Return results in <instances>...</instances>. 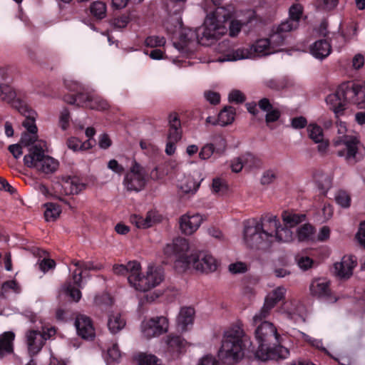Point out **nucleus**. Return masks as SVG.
Masks as SVG:
<instances>
[{
    "mask_svg": "<svg viewBox=\"0 0 365 365\" xmlns=\"http://www.w3.org/2000/svg\"><path fill=\"white\" fill-rule=\"evenodd\" d=\"M285 292L286 289L283 287L273 290L266 297L260 311L253 317V323L257 326L255 336L258 343L255 356L261 361L286 359L289 355V349L279 344L281 336L275 326L269 322H261L269 314L276 304L284 297Z\"/></svg>",
    "mask_w": 365,
    "mask_h": 365,
    "instance_id": "1",
    "label": "nucleus"
},
{
    "mask_svg": "<svg viewBox=\"0 0 365 365\" xmlns=\"http://www.w3.org/2000/svg\"><path fill=\"white\" fill-rule=\"evenodd\" d=\"M207 5L203 6L207 16L202 27L198 29L200 43L207 45V41L217 40L227 33L225 23L233 14L234 8L231 4L221 6L216 1H206Z\"/></svg>",
    "mask_w": 365,
    "mask_h": 365,
    "instance_id": "2",
    "label": "nucleus"
},
{
    "mask_svg": "<svg viewBox=\"0 0 365 365\" xmlns=\"http://www.w3.org/2000/svg\"><path fill=\"white\" fill-rule=\"evenodd\" d=\"M244 331L239 325L230 327L224 334L222 346L218 351L220 359L225 364L233 365L242 359Z\"/></svg>",
    "mask_w": 365,
    "mask_h": 365,
    "instance_id": "3",
    "label": "nucleus"
},
{
    "mask_svg": "<svg viewBox=\"0 0 365 365\" xmlns=\"http://www.w3.org/2000/svg\"><path fill=\"white\" fill-rule=\"evenodd\" d=\"M269 221L267 216L262 217L259 222L248 225L244 230V240L246 244L257 249L267 248L272 244V234L269 232ZM270 222H272L270 221Z\"/></svg>",
    "mask_w": 365,
    "mask_h": 365,
    "instance_id": "4",
    "label": "nucleus"
},
{
    "mask_svg": "<svg viewBox=\"0 0 365 365\" xmlns=\"http://www.w3.org/2000/svg\"><path fill=\"white\" fill-rule=\"evenodd\" d=\"M134 280L133 287L140 292H147L159 285L164 279L163 269L158 266L150 264L145 275H140V270L135 277L130 278Z\"/></svg>",
    "mask_w": 365,
    "mask_h": 365,
    "instance_id": "5",
    "label": "nucleus"
},
{
    "mask_svg": "<svg viewBox=\"0 0 365 365\" xmlns=\"http://www.w3.org/2000/svg\"><path fill=\"white\" fill-rule=\"evenodd\" d=\"M302 11V6L299 4H294L290 7L289 17L280 24L275 26L277 31L272 35V38L274 42H282L283 38H287L289 32L298 28Z\"/></svg>",
    "mask_w": 365,
    "mask_h": 365,
    "instance_id": "6",
    "label": "nucleus"
},
{
    "mask_svg": "<svg viewBox=\"0 0 365 365\" xmlns=\"http://www.w3.org/2000/svg\"><path fill=\"white\" fill-rule=\"evenodd\" d=\"M359 140L353 135H342L334 142L336 146H344L337 151V155L344 158L349 164L352 165L362 158V155L359 152Z\"/></svg>",
    "mask_w": 365,
    "mask_h": 365,
    "instance_id": "7",
    "label": "nucleus"
},
{
    "mask_svg": "<svg viewBox=\"0 0 365 365\" xmlns=\"http://www.w3.org/2000/svg\"><path fill=\"white\" fill-rule=\"evenodd\" d=\"M147 182V174L145 169L136 161H133L130 170L125 174L123 184L129 192L142 190Z\"/></svg>",
    "mask_w": 365,
    "mask_h": 365,
    "instance_id": "8",
    "label": "nucleus"
},
{
    "mask_svg": "<svg viewBox=\"0 0 365 365\" xmlns=\"http://www.w3.org/2000/svg\"><path fill=\"white\" fill-rule=\"evenodd\" d=\"M187 266H192L201 272H212L217 269V262L212 255L206 252H199L186 257Z\"/></svg>",
    "mask_w": 365,
    "mask_h": 365,
    "instance_id": "9",
    "label": "nucleus"
},
{
    "mask_svg": "<svg viewBox=\"0 0 365 365\" xmlns=\"http://www.w3.org/2000/svg\"><path fill=\"white\" fill-rule=\"evenodd\" d=\"M277 27L273 26L267 38H261L256 41L251 46L252 56H263L275 52L276 48L284 45L286 38H283L282 42L275 43L273 41L272 35L277 34Z\"/></svg>",
    "mask_w": 365,
    "mask_h": 365,
    "instance_id": "10",
    "label": "nucleus"
},
{
    "mask_svg": "<svg viewBox=\"0 0 365 365\" xmlns=\"http://www.w3.org/2000/svg\"><path fill=\"white\" fill-rule=\"evenodd\" d=\"M345 100L357 106L365 103V82H346L341 84Z\"/></svg>",
    "mask_w": 365,
    "mask_h": 365,
    "instance_id": "11",
    "label": "nucleus"
},
{
    "mask_svg": "<svg viewBox=\"0 0 365 365\" xmlns=\"http://www.w3.org/2000/svg\"><path fill=\"white\" fill-rule=\"evenodd\" d=\"M142 331L148 339L165 333L168 329V320L165 317H157L143 321Z\"/></svg>",
    "mask_w": 365,
    "mask_h": 365,
    "instance_id": "12",
    "label": "nucleus"
},
{
    "mask_svg": "<svg viewBox=\"0 0 365 365\" xmlns=\"http://www.w3.org/2000/svg\"><path fill=\"white\" fill-rule=\"evenodd\" d=\"M267 221L269 223V232L272 234V243L274 241L279 242H290L293 240V232L288 226L282 227L275 215H268Z\"/></svg>",
    "mask_w": 365,
    "mask_h": 365,
    "instance_id": "13",
    "label": "nucleus"
},
{
    "mask_svg": "<svg viewBox=\"0 0 365 365\" xmlns=\"http://www.w3.org/2000/svg\"><path fill=\"white\" fill-rule=\"evenodd\" d=\"M357 265L356 258L352 255L344 256L341 261L334 265V274L341 279H347L353 274V270Z\"/></svg>",
    "mask_w": 365,
    "mask_h": 365,
    "instance_id": "14",
    "label": "nucleus"
},
{
    "mask_svg": "<svg viewBox=\"0 0 365 365\" xmlns=\"http://www.w3.org/2000/svg\"><path fill=\"white\" fill-rule=\"evenodd\" d=\"M45 148L44 142H38L29 147L28 154L24 157V165L28 168L36 169L45 156Z\"/></svg>",
    "mask_w": 365,
    "mask_h": 365,
    "instance_id": "15",
    "label": "nucleus"
},
{
    "mask_svg": "<svg viewBox=\"0 0 365 365\" xmlns=\"http://www.w3.org/2000/svg\"><path fill=\"white\" fill-rule=\"evenodd\" d=\"M8 74L6 70L0 69V100L7 103H13V106L18 108V100H15L16 94L15 91L8 84Z\"/></svg>",
    "mask_w": 365,
    "mask_h": 365,
    "instance_id": "16",
    "label": "nucleus"
},
{
    "mask_svg": "<svg viewBox=\"0 0 365 365\" xmlns=\"http://www.w3.org/2000/svg\"><path fill=\"white\" fill-rule=\"evenodd\" d=\"M202 221V216L199 214H186L180 218V228L182 233L190 235L200 227Z\"/></svg>",
    "mask_w": 365,
    "mask_h": 365,
    "instance_id": "17",
    "label": "nucleus"
},
{
    "mask_svg": "<svg viewBox=\"0 0 365 365\" xmlns=\"http://www.w3.org/2000/svg\"><path fill=\"white\" fill-rule=\"evenodd\" d=\"M78 334L85 339H93L95 336V331L92 322L86 315L77 316L75 322Z\"/></svg>",
    "mask_w": 365,
    "mask_h": 365,
    "instance_id": "18",
    "label": "nucleus"
},
{
    "mask_svg": "<svg viewBox=\"0 0 365 365\" xmlns=\"http://www.w3.org/2000/svg\"><path fill=\"white\" fill-rule=\"evenodd\" d=\"M326 101L327 104L330 105V109L334 111L336 117L343 113L345 109V103L348 101L345 100V94L341 91V84L335 93L329 94L327 97Z\"/></svg>",
    "mask_w": 365,
    "mask_h": 365,
    "instance_id": "19",
    "label": "nucleus"
},
{
    "mask_svg": "<svg viewBox=\"0 0 365 365\" xmlns=\"http://www.w3.org/2000/svg\"><path fill=\"white\" fill-rule=\"evenodd\" d=\"M29 351L31 355H35L42 349L46 337L38 331L31 330L26 333Z\"/></svg>",
    "mask_w": 365,
    "mask_h": 365,
    "instance_id": "20",
    "label": "nucleus"
},
{
    "mask_svg": "<svg viewBox=\"0 0 365 365\" xmlns=\"http://www.w3.org/2000/svg\"><path fill=\"white\" fill-rule=\"evenodd\" d=\"M113 272L118 275H127L128 281L131 287L133 285L134 280L130 278L135 277L136 274L140 270V264L136 261L129 262L126 265L117 264L113 267Z\"/></svg>",
    "mask_w": 365,
    "mask_h": 365,
    "instance_id": "21",
    "label": "nucleus"
},
{
    "mask_svg": "<svg viewBox=\"0 0 365 365\" xmlns=\"http://www.w3.org/2000/svg\"><path fill=\"white\" fill-rule=\"evenodd\" d=\"M226 150V142L225 139L220 138L219 143L215 147L212 143H207L201 148L199 157L202 160L209 159L212 155L221 156Z\"/></svg>",
    "mask_w": 365,
    "mask_h": 365,
    "instance_id": "22",
    "label": "nucleus"
},
{
    "mask_svg": "<svg viewBox=\"0 0 365 365\" xmlns=\"http://www.w3.org/2000/svg\"><path fill=\"white\" fill-rule=\"evenodd\" d=\"M58 186L62 189L61 192L65 195L78 194L85 187V185L81 182L79 178L76 176L66 178Z\"/></svg>",
    "mask_w": 365,
    "mask_h": 365,
    "instance_id": "23",
    "label": "nucleus"
},
{
    "mask_svg": "<svg viewBox=\"0 0 365 365\" xmlns=\"http://www.w3.org/2000/svg\"><path fill=\"white\" fill-rule=\"evenodd\" d=\"M159 221V216L155 211L153 210L148 212L145 217L137 215H134L130 217V222L138 228L141 229H146L152 227Z\"/></svg>",
    "mask_w": 365,
    "mask_h": 365,
    "instance_id": "24",
    "label": "nucleus"
},
{
    "mask_svg": "<svg viewBox=\"0 0 365 365\" xmlns=\"http://www.w3.org/2000/svg\"><path fill=\"white\" fill-rule=\"evenodd\" d=\"M19 106L16 109L26 117V119L22 123L23 126L29 133L36 134L38 129L35 124L36 113L33 110H29L22 102H19Z\"/></svg>",
    "mask_w": 365,
    "mask_h": 365,
    "instance_id": "25",
    "label": "nucleus"
},
{
    "mask_svg": "<svg viewBox=\"0 0 365 365\" xmlns=\"http://www.w3.org/2000/svg\"><path fill=\"white\" fill-rule=\"evenodd\" d=\"M310 292L313 296L329 300L331 293L329 282L325 279H316L310 285Z\"/></svg>",
    "mask_w": 365,
    "mask_h": 365,
    "instance_id": "26",
    "label": "nucleus"
},
{
    "mask_svg": "<svg viewBox=\"0 0 365 365\" xmlns=\"http://www.w3.org/2000/svg\"><path fill=\"white\" fill-rule=\"evenodd\" d=\"M72 264L77 267L78 269H81V272L79 273H76V272L73 274V279L74 284L78 286L81 287V283L82 282V272L86 270H100L102 269L101 264H94L93 262L88 261H78V260H73Z\"/></svg>",
    "mask_w": 365,
    "mask_h": 365,
    "instance_id": "27",
    "label": "nucleus"
},
{
    "mask_svg": "<svg viewBox=\"0 0 365 365\" xmlns=\"http://www.w3.org/2000/svg\"><path fill=\"white\" fill-rule=\"evenodd\" d=\"M169 132L168 140L178 142L182 137L181 123L177 113H170L168 117Z\"/></svg>",
    "mask_w": 365,
    "mask_h": 365,
    "instance_id": "28",
    "label": "nucleus"
},
{
    "mask_svg": "<svg viewBox=\"0 0 365 365\" xmlns=\"http://www.w3.org/2000/svg\"><path fill=\"white\" fill-rule=\"evenodd\" d=\"M259 108L266 112L265 120L267 123L277 121L280 117V112L277 108L273 107L269 100L263 98L258 102Z\"/></svg>",
    "mask_w": 365,
    "mask_h": 365,
    "instance_id": "29",
    "label": "nucleus"
},
{
    "mask_svg": "<svg viewBox=\"0 0 365 365\" xmlns=\"http://www.w3.org/2000/svg\"><path fill=\"white\" fill-rule=\"evenodd\" d=\"M311 53L317 58L323 59L331 52V45L326 40L317 41L311 46Z\"/></svg>",
    "mask_w": 365,
    "mask_h": 365,
    "instance_id": "30",
    "label": "nucleus"
},
{
    "mask_svg": "<svg viewBox=\"0 0 365 365\" xmlns=\"http://www.w3.org/2000/svg\"><path fill=\"white\" fill-rule=\"evenodd\" d=\"M195 315V310L193 308L182 307L177 318L178 325L182 331L187 329V327L192 324Z\"/></svg>",
    "mask_w": 365,
    "mask_h": 365,
    "instance_id": "31",
    "label": "nucleus"
},
{
    "mask_svg": "<svg viewBox=\"0 0 365 365\" xmlns=\"http://www.w3.org/2000/svg\"><path fill=\"white\" fill-rule=\"evenodd\" d=\"M83 105L91 109L99 110H106L108 108V103L106 101L98 96L86 95L84 97Z\"/></svg>",
    "mask_w": 365,
    "mask_h": 365,
    "instance_id": "32",
    "label": "nucleus"
},
{
    "mask_svg": "<svg viewBox=\"0 0 365 365\" xmlns=\"http://www.w3.org/2000/svg\"><path fill=\"white\" fill-rule=\"evenodd\" d=\"M14 336V334L11 331L5 332L0 336V358H2L5 354L13 351Z\"/></svg>",
    "mask_w": 365,
    "mask_h": 365,
    "instance_id": "33",
    "label": "nucleus"
},
{
    "mask_svg": "<svg viewBox=\"0 0 365 365\" xmlns=\"http://www.w3.org/2000/svg\"><path fill=\"white\" fill-rule=\"evenodd\" d=\"M282 217L285 225L289 227H294L306 220L305 214L294 213L287 211L283 212Z\"/></svg>",
    "mask_w": 365,
    "mask_h": 365,
    "instance_id": "34",
    "label": "nucleus"
},
{
    "mask_svg": "<svg viewBox=\"0 0 365 365\" xmlns=\"http://www.w3.org/2000/svg\"><path fill=\"white\" fill-rule=\"evenodd\" d=\"M125 325V321L119 313H113L109 315L108 327L111 333L115 334L121 330Z\"/></svg>",
    "mask_w": 365,
    "mask_h": 365,
    "instance_id": "35",
    "label": "nucleus"
},
{
    "mask_svg": "<svg viewBox=\"0 0 365 365\" xmlns=\"http://www.w3.org/2000/svg\"><path fill=\"white\" fill-rule=\"evenodd\" d=\"M58 166V163L57 160L45 155L36 170L43 173L48 174L55 172L57 170Z\"/></svg>",
    "mask_w": 365,
    "mask_h": 365,
    "instance_id": "36",
    "label": "nucleus"
},
{
    "mask_svg": "<svg viewBox=\"0 0 365 365\" xmlns=\"http://www.w3.org/2000/svg\"><path fill=\"white\" fill-rule=\"evenodd\" d=\"M235 115V109L232 106L225 107L223 110H222L217 118L218 124L221 126H225L229 124H231Z\"/></svg>",
    "mask_w": 365,
    "mask_h": 365,
    "instance_id": "37",
    "label": "nucleus"
},
{
    "mask_svg": "<svg viewBox=\"0 0 365 365\" xmlns=\"http://www.w3.org/2000/svg\"><path fill=\"white\" fill-rule=\"evenodd\" d=\"M175 240L176 255H178L180 261L185 263L187 266L185 259L186 257H190V256L186 255V252L189 250L188 241L185 238H177Z\"/></svg>",
    "mask_w": 365,
    "mask_h": 365,
    "instance_id": "38",
    "label": "nucleus"
},
{
    "mask_svg": "<svg viewBox=\"0 0 365 365\" xmlns=\"http://www.w3.org/2000/svg\"><path fill=\"white\" fill-rule=\"evenodd\" d=\"M46 210L44 212L45 220L47 222H53L60 216L61 209L59 205L49 202L45 204Z\"/></svg>",
    "mask_w": 365,
    "mask_h": 365,
    "instance_id": "39",
    "label": "nucleus"
},
{
    "mask_svg": "<svg viewBox=\"0 0 365 365\" xmlns=\"http://www.w3.org/2000/svg\"><path fill=\"white\" fill-rule=\"evenodd\" d=\"M314 229L310 224H304L297 229V236L300 242L309 241L312 239Z\"/></svg>",
    "mask_w": 365,
    "mask_h": 365,
    "instance_id": "40",
    "label": "nucleus"
},
{
    "mask_svg": "<svg viewBox=\"0 0 365 365\" xmlns=\"http://www.w3.org/2000/svg\"><path fill=\"white\" fill-rule=\"evenodd\" d=\"M200 187V182L196 181L192 176H187L181 182L180 187L185 193H193Z\"/></svg>",
    "mask_w": 365,
    "mask_h": 365,
    "instance_id": "41",
    "label": "nucleus"
},
{
    "mask_svg": "<svg viewBox=\"0 0 365 365\" xmlns=\"http://www.w3.org/2000/svg\"><path fill=\"white\" fill-rule=\"evenodd\" d=\"M314 179L318 187L323 192H327L331 186V179L329 175L323 173H317L314 175Z\"/></svg>",
    "mask_w": 365,
    "mask_h": 365,
    "instance_id": "42",
    "label": "nucleus"
},
{
    "mask_svg": "<svg viewBox=\"0 0 365 365\" xmlns=\"http://www.w3.org/2000/svg\"><path fill=\"white\" fill-rule=\"evenodd\" d=\"M180 41L185 44L188 45L190 43L196 41L200 43V33L198 30L197 32L192 29H185L180 34Z\"/></svg>",
    "mask_w": 365,
    "mask_h": 365,
    "instance_id": "43",
    "label": "nucleus"
},
{
    "mask_svg": "<svg viewBox=\"0 0 365 365\" xmlns=\"http://www.w3.org/2000/svg\"><path fill=\"white\" fill-rule=\"evenodd\" d=\"M252 51L250 48H237L227 55V61H237L244 58H252Z\"/></svg>",
    "mask_w": 365,
    "mask_h": 365,
    "instance_id": "44",
    "label": "nucleus"
},
{
    "mask_svg": "<svg viewBox=\"0 0 365 365\" xmlns=\"http://www.w3.org/2000/svg\"><path fill=\"white\" fill-rule=\"evenodd\" d=\"M90 10L97 19H101L106 16V6L104 1H93L90 6Z\"/></svg>",
    "mask_w": 365,
    "mask_h": 365,
    "instance_id": "45",
    "label": "nucleus"
},
{
    "mask_svg": "<svg viewBox=\"0 0 365 365\" xmlns=\"http://www.w3.org/2000/svg\"><path fill=\"white\" fill-rule=\"evenodd\" d=\"M309 138L315 143L321 141L323 138V131L320 126L316 124H310L307 127Z\"/></svg>",
    "mask_w": 365,
    "mask_h": 365,
    "instance_id": "46",
    "label": "nucleus"
},
{
    "mask_svg": "<svg viewBox=\"0 0 365 365\" xmlns=\"http://www.w3.org/2000/svg\"><path fill=\"white\" fill-rule=\"evenodd\" d=\"M241 157L245 168L251 169L260 166V160L250 153H246Z\"/></svg>",
    "mask_w": 365,
    "mask_h": 365,
    "instance_id": "47",
    "label": "nucleus"
},
{
    "mask_svg": "<svg viewBox=\"0 0 365 365\" xmlns=\"http://www.w3.org/2000/svg\"><path fill=\"white\" fill-rule=\"evenodd\" d=\"M166 9L170 15H179L184 9L183 1H167Z\"/></svg>",
    "mask_w": 365,
    "mask_h": 365,
    "instance_id": "48",
    "label": "nucleus"
},
{
    "mask_svg": "<svg viewBox=\"0 0 365 365\" xmlns=\"http://www.w3.org/2000/svg\"><path fill=\"white\" fill-rule=\"evenodd\" d=\"M336 202L342 207L347 208L350 206L351 197L345 191H339L335 196Z\"/></svg>",
    "mask_w": 365,
    "mask_h": 365,
    "instance_id": "49",
    "label": "nucleus"
},
{
    "mask_svg": "<svg viewBox=\"0 0 365 365\" xmlns=\"http://www.w3.org/2000/svg\"><path fill=\"white\" fill-rule=\"evenodd\" d=\"M277 178V171L274 170H267L262 173L260 182L262 185H269L272 183Z\"/></svg>",
    "mask_w": 365,
    "mask_h": 365,
    "instance_id": "50",
    "label": "nucleus"
},
{
    "mask_svg": "<svg viewBox=\"0 0 365 365\" xmlns=\"http://www.w3.org/2000/svg\"><path fill=\"white\" fill-rule=\"evenodd\" d=\"M37 133L31 134L30 133H22L20 143L24 147H31L34 145L36 141L37 140Z\"/></svg>",
    "mask_w": 365,
    "mask_h": 365,
    "instance_id": "51",
    "label": "nucleus"
},
{
    "mask_svg": "<svg viewBox=\"0 0 365 365\" xmlns=\"http://www.w3.org/2000/svg\"><path fill=\"white\" fill-rule=\"evenodd\" d=\"M145 43L147 46L151 48L162 46L165 43V38L157 36H148L145 39Z\"/></svg>",
    "mask_w": 365,
    "mask_h": 365,
    "instance_id": "52",
    "label": "nucleus"
},
{
    "mask_svg": "<svg viewBox=\"0 0 365 365\" xmlns=\"http://www.w3.org/2000/svg\"><path fill=\"white\" fill-rule=\"evenodd\" d=\"M167 344L171 348L180 349L184 346L185 341L179 336H169Z\"/></svg>",
    "mask_w": 365,
    "mask_h": 365,
    "instance_id": "53",
    "label": "nucleus"
},
{
    "mask_svg": "<svg viewBox=\"0 0 365 365\" xmlns=\"http://www.w3.org/2000/svg\"><path fill=\"white\" fill-rule=\"evenodd\" d=\"M86 143H82L76 138H71L67 140L68 147L74 150H84L87 147H86Z\"/></svg>",
    "mask_w": 365,
    "mask_h": 365,
    "instance_id": "54",
    "label": "nucleus"
},
{
    "mask_svg": "<svg viewBox=\"0 0 365 365\" xmlns=\"http://www.w3.org/2000/svg\"><path fill=\"white\" fill-rule=\"evenodd\" d=\"M80 287L77 286V288H75L71 283H68L66 287V292L73 300L78 302L81 298V292L79 290Z\"/></svg>",
    "mask_w": 365,
    "mask_h": 365,
    "instance_id": "55",
    "label": "nucleus"
},
{
    "mask_svg": "<svg viewBox=\"0 0 365 365\" xmlns=\"http://www.w3.org/2000/svg\"><path fill=\"white\" fill-rule=\"evenodd\" d=\"M140 365H161V364L155 356L143 354L140 357Z\"/></svg>",
    "mask_w": 365,
    "mask_h": 365,
    "instance_id": "56",
    "label": "nucleus"
},
{
    "mask_svg": "<svg viewBox=\"0 0 365 365\" xmlns=\"http://www.w3.org/2000/svg\"><path fill=\"white\" fill-rule=\"evenodd\" d=\"M296 261L298 266L303 270H307L310 268L313 264V260L309 257L297 256Z\"/></svg>",
    "mask_w": 365,
    "mask_h": 365,
    "instance_id": "57",
    "label": "nucleus"
},
{
    "mask_svg": "<svg viewBox=\"0 0 365 365\" xmlns=\"http://www.w3.org/2000/svg\"><path fill=\"white\" fill-rule=\"evenodd\" d=\"M336 6V1H317L316 7L317 10L322 12H328L334 9Z\"/></svg>",
    "mask_w": 365,
    "mask_h": 365,
    "instance_id": "58",
    "label": "nucleus"
},
{
    "mask_svg": "<svg viewBox=\"0 0 365 365\" xmlns=\"http://www.w3.org/2000/svg\"><path fill=\"white\" fill-rule=\"evenodd\" d=\"M227 185L225 181L220 178L213 179L212 190L215 193H223L227 190Z\"/></svg>",
    "mask_w": 365,
    "mask_h": 365,
    "instance_id": "59",
    "label": "nucleus"
},
{
    "mask_svg": "<svg viewBox=\"0 0 365 365\" xmlns=\"http://www.w3.org/2000/svg\"><path fill=\"white\" fill-rule=\"evenodd\" d=\"M229 101L237 103H242L245 101V95L239 90H233L229 94Z\"/></svg>",
    "mask_w": 365,
    "mask_h": 365,
    "instance_id": "60",
    "label": "nucleus"
},
{
    "mask_svg": "<svg viewBox=\"0 0 365 365\" xmlns=\"http://www.w3.org/2000/svg\"><path fill=\"white\" fill-rule=\"evenodd\" d=\"M247 270V265L243 262L232 263L229 265V271L232 274L245 273Z\"/></svg>",
    "mask_w": 365,
    "mask_h": 365,
    "instance_id": "61",
    "label": "nucleus"
},
{
    "mask_svg": "<svg viewBox=\"0 0 365 365\" xmlns=\"http://www.w3.org/2000/svg\"><path fill=\"white\" fill-rule=\"evenodd\" d=\"M356 239L362 247H365V220L360 222Z\"/></svg>",
    "mask_w": 365,
    "mask_h": 365,
    "instance_id": "62",
    "label": "nucleus"
},
{
    "mask_svg": "<svg viewBox=\"0 0 365 365\" xmlns=\"http://www.w3.org/2000/svg\"><path fill=\"white\" fill-rule=\"evenodd\" d=\"M204 96L205 99L212 105H216L220 103V96L217 92L206 91L204 93Z\"/></svg>",
    "mask_w": 365,
    "mask_h": 365,
    "instance_id": "63",
    "label": "nucleus"
},
{
    "mask_svg": "<svg viewBox=\"0 0 365 365\" xmlns=\"http://www.w3.org/2000/svg\"><path fill=\"white\" fill-rule=\"evenodd\" d=\"M108 355L113 361H117L121 356L120 351L116 344L108 349Z\"/></svg>",
    "mask_w": 365,
    "mask_h": 365,
    "instance_id": "64",
    "label": "nucleus"
}]
</instances>
